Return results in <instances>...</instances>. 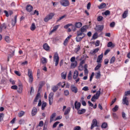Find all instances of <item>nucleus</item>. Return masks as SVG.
Here are the masks:
<instances>
[{"label":"nucleus","instance_id":"603ef678","mask_svg":"<svg viewBox=\"0 0 130 130\" xmlns=\"http://www.w3.org/2000/svg\"><path fill=\"white\" fill-rule=\"evenodd\" d=\"M122 117L123 119H126V115H125V113L124 112H122Z\"/></svg>","mask_w":130,"mask_h":130},{"label":"nucleus","instance_id":"c756f323","mask_svg":"<svg viewBox=\"0 0 130 130\" xmlns=\"http://www.w3.org/2000/svg\"><path fill=\"white\" fill-rule=\"evenodd\" d=\"M46 106H47V103H46V102H43L42 104V110H44Z\"/></svg>","mask_w":130,"mask_h":130},{"label":"nucleus","instance_id":"3c124183","mask_svg":"<svg viewBox=\"0 0 130 130\" xmlns=\"http://www.w3.org/2000/svg\"><path fill=\"white\" fill-rule=\"evenodd\" d=\"M64 94L65 96H69V95H70V91H69L68 90H65L64 91Z\"/></svg>","mask_w":130,"mask_h":130},{"label":"nucleus","instance_id":"f03ea898","mask_svg":"<svg viewBox=\"0 0 130 130\" xmlns=\"http://www.w3.org/2000/svg\"><path fill=\"white\" fill-rule=\"evenodd\" d=\"M100 94H101V88H100L99 90L96 91V94L92 96L91 101L92 102H95V99H98L99 97H100Z\"/></svg>","mask_w":130,"mask_h":130},{"label":"nucleus","instance_id":"774afa93","mask_svg":"<svg viewBox=\"0 0 130 130\" xmlns=\"http://www.w3.org/2000/svg\"><path fill=\"white\" fill-rule=\"evenodd\" d=\"M97 38V33H95L93 36H92V39H96Z\"/></svg>","mask_w":130,"mask_h":130},{"label":"nucleus","instance_id":"f8f14e48","mask_svg":"<svg viewBox=\"0 0 130 130\" xmlns=\"http://www.w3.org/2000/svg\"><path fill=\"white\" fill-rule=\"evenodd\" d=\"M71 90L73 92V93H75V94H76V93H78V88L75 86V85H71Z\"/></svg>","mask_w":130,"mask_h":130},{"label":"nucleus","instance_id":"e2e57ef3","mask_svg":"<svg viewBox=\"0 0 130 130\" xmlns=\"http://www.w3.org/2000/svg\"><path fill=\"white\" fill-rule=\"evenodd\" d=\"M110 26L111 28H113L115 26V22H112L110 23Z\"/></svg>","mask_w":130,"mask_h":130},{"label":"nucleus","instance_id":"39448f33","mask_svg":"<svg viewBox=\"0 0 130 130\" xmlns=\"http://www.w3.org/2000/svg\"><path fill=\"white\" fill-rule=\"evenodd\" d=\"M53 17H54V13H51L45 17V18H44V21L48 22V21H49V20H51V19H52Z\"/></svg>","mask_w":130,"mask_h":130},{"label":"nucleus","instance_id":"864d4df0","mask_svg":"<svg viewBox=\"0 0 130 130\" xmlns=\"http://www.w3.org/2000/svg\"><path fill=\"white\" fill-rule=\"evenodd\" d=\"M14 54H15L14 51H13L12 53H11L8 55V58H11V57H12V56H14Z\"/></svg>","mask_w":130,"mask_h":130},{"label":"nucleus","instance_id":"69168bd1","mask_svg":"<svg viewBox=\"0 0 130 130\" xmlns=\"http://www.w3.org/2000/svg\"><path fill=\"white\" fill-rule=\"evenodd\" d=\"M74 130H81V127L80 126H76L74 127Z\"/></svg>","mask_w":130,"mask_h":130},{"label":"nucleus","instance_id":"6ab92c4d","mask_svg":"<svg viewBox=\"0 0 130 130\" xmlns=\"http://www.w3.org/2000/svg\"><path fill=\"white\" fill-rule=\"evenodd\" d=\"M43 48L46 50V51H48L50 49V47L48 45L47 43H45L43 45Z\"/></svg>","mask_w":130,"mask_h":130},{"label":"nucleus","instance_id":"72a5a7b5","mask_svg":"<svg viewBox=\"0 0 130 130\" xmlns=\"http://www.w3.org/2000/svg\"><path fill=\"white\" fill-rule=\"evenodd\" d=\"M127 14H128V11L127 10L125 11L122 15V18L125 19L127 17Z\"/></svg>","mask_w":130,"mask_h":130},{"label":"nucleus","instance_id":"cd10ccee","mask_svg":"<svg viewBox=\"0 0 130 130\" xmlns=\"http://www.w3.org/2000/svg\"><path fill=\"white\" fill-rule=\"evenodd\" d=\"M55 116H56V113H53L50 117V122H52V121L53 120V118H54V117H55Z\"/></svg>","mask_w":130,"mask_h":130},{"label":"nucleus","instance_id":"4c0bfd02","mask_svg":"<svg viewBox=\"0 0 130 130\" xmlns=\"http://www.w3.org/2000/svg\"><path fill=\"white\" fill-rule=\"evenodd\" d=\"M39 97H40V93L38 92L34 100V102H37L38 99H39Z\"/></svg>","mask_w":130,"mask_h":130},{"label":"nucleus","instance_id":"49530a36","mask_svg":"<svg viewBox=\"0 0 130 130\" xmlns=\"http://www.w3.org/2000/svg\"><path fill=\"white\" fill-rule=\"evenodd\" d=\"M113 112H116V111H117L118 110V106L116 105L114 108L112 109Z\"/></svg>","mask_w":130,"mask_h":130},{"label":"nucleus","instance_id":"09e8293b","mask_svg":"<svg viewBox=\"0 0 130 130\" xmlns=\"http://www.w3.org/2000/svg\"><path fill=\"white\" fill-rule=\"evenodd\" d=\"M101 68V64L100 63H99L96 67L95 68H94V70L95 71H98V70Z\"/></svg>","mask_w":130,"mask_h":130},{"label":"nucleus","instance_id":"79ce46f5","mask_svg":"<svg viewBox=\"0 0 130 130\" xmlns=\"http://www.w3.org/2000/svg\"><path fill=\"white\" fill-rule=\"evenodd\" d=\"M35 29H36V26L35 25V24L32 23L30 26V30H31V31H34Z\"/></svg>","mask_w":130,"mask_h":130},{"label":"nucleus","instance_id":"20e7f679","mask_svg":"<svg viewBox=\"0 0 130 130\" xmlns=\"http://www.w3.org/2000/svg\"><path fill=\"white\" fill-rule=\"evenodd\" d=\"M28 76L29 77V83L32 84L33 83V73L32 70L30 69L28 70Z\"/></svg>","mask_w":130,"mask_h":130},{"label":"nucleus","instance_id":"412c9836","mask_svg":"<svg viewBox=\"0 0 130 130\" xmlns=\"http://www.w3.org/2000/svg\"><path fill=\"white\" fill-rule=\"evenodd\" d=\"M7 28V25L5 23H3L0 26V32H3L5 29Z\"/></svg>","mask_w":130,"mask_h":130},{"label":"nucleus","instance_id":"a19ab883","mask_svg":"<svg viewBox=\"0 0 130 130\" xmlns=\"http://www.w3.org/2000/svg\"><path fill=\"white\" fill-rule=\"evenodd\" d=\"M57 90H58V87L56 85L54 86L52 88V90L53 91V92H56V91H57Z\"/></svg>","mask_w":130,"mask_h":130},{"label":"nucleus","instance_id":"4468645a","mask_svg":"<svg viewBox=\"0 0 130 130\" xmlns=\"http://www.w3.org/2000/svg\"><path fill=\"white\" fill-rule=\"evenodd\" d=\"M102 58H103V53H102L98 56L96 62H98V63H101V62H102Z\"/></svg>","mask_w":130,"mask_h":130},{"label":"nucleus","instance_id":"338daca9","mask_svg":"<svg viewBox=\"0 0 130 130\" xmlns=\"http://www.w3.org/2000/svg\"><path fill=\"white\" fill-rule=\"evenodd\" d=\"M125 96H128V95H130V90L125 91L124 93Z\"/></svg>","mask_w":130,"mask_h":130},{"label":"nucleus","instance_id":"6e6d98bb","mask_svg":"<svg viewBox=\"0 0 130 130\" xmlns=\"http://www.w3.org/2000/svg\"><path fill=\"white\" fill-rule=\"evenodd\" d=\"M41 84H40V87H39V91H40L41 89L42 88V86H43V84H44V82H41Z\"/></svg>","mask_w":130,"mask_h":130},{"label":"nucleus","instance_id":"a211bd4d","mask_svg":"<svg viewBox=\"0 0 130 130\" xmlns=\"http://www.w3.org/2000/svg\"><path fill=\"white\" fill-rule=\"evenodd\" d=\"M37 114V108L34 107L32 108V110L31 111V115L32 116H35V115H36Z\"/></svg>","mask_w":130,"mask_h":130},{"label":"nucleus","instance_id":"37998d69","mask_svg":"<svg viewBox=\"0 0 130 130\" xmlns=\"http://www.w3.org/2000/svg\"><path fill=\"white\" fill-rule=\"evenodd\" d=\"M4 117H5V114L4 113H0V121L2 122L4 120Z\"/></svg>","mask_w":130,"mask_h":130},{"label":"nucleus","instance_id":"bf43d9fd","mask_svg":"<svg viewBox=\"0 0 130 130\" xmlns=\"http://www.w3.org/2000/svg\"><path fill=\"white\" fill-rule=\"evenodd\" d=\"M104 14L105 16H108L110 15V11H109V10H107L104 12Z\"/></svg>","mask_w":130,"mask_h":130},{"label":"nucleus","instance_id":"5701e85b","mask_svg":"<svg viewBox=\"0 0 130 130\" xmlns=\"http://www.w3.org/2000/svg\"><path fill=\"white\" fill-rule=\"evenodd\" d=\"M78 112L77 113L78 114H84V113H85V112H86V109H82L81 110H77Z\"/></svg>","mask_w":130,"mask_h":130},{"label":"nucleus","instance_id":"a18cd8bd","mask_svg":"<svg viewBox=\"0 0 130 130\" xmlns=\"http://www.w3.org/2000/svg\"><path fill=\"white\" fill-rule=\"evenodd\" d=\"M112 116L114 119H118V116H117V114L115 113H112Z\"/></svg>","mask_w":130,"mask_h":130},{"label":"nucleus","instance_id":"dca6fc26","mask_svg":"<svg viewBox=\"0 0 130 130\" xmlns=\"http://www.w3.org/2000/svg\"><path fill=\"white\" fill-rule=\"evenodd\" d=\"M17 92L19 94L23 93V85H22V84L19 85L18 88L17 87Z\"/></svg>","mask_w":130,"mask_h":130},{"label":"nucleus","instance_id":"c9c22d12","mask_svg":"<svg viewBox=\"0 0 130 130\" xmlns=\"http://www.w3.org/2000/svg\"><path fill=\"white\" fill-rule=\"evenodd\" d=\"M82 24L81 22H76L75 23V27L76 28H81V27H82Z\"/></svg>","mask_w":130,"mask_h":130},{"label":"nucleus","instance_id":"f3484780","mask_svg":"<svg viewBox=\"0 0 130 130\" xmlns=\"http://www.w3.org/2000/svg\"><path fill=\"white\" fill-rule=\"evenodd\" d=\"M71 37H72V35H70L69 36L64 40V42H63V45H64V46H67V45H68V43H69V40H70V39L71 38Z\"/></svg>","mask_w":130,"mask_h":130},{"label":"nucleus","instance_id":"58836bf2","mask_svg":"<svg viewBox=\"0 0 130 130\" xmlns=\"http://www.w3.org/2000/svg\"><path fill=\"white\" fill-rule=\"evenodd\" d=\"M80 49H81V47L80 46V45H77V47L75 48L74 51L75 52H76V53H77L78 51H80Z\"/></svg>","mask_w":130,"mask_h":130},{"label":"nucleus","instance_id":"8fccbe9b","mask_svg":"<svg viewBox=\"0 0 130 130\" xmlns=\"http://www.w3.org/2000/svg\"><path fill=\"white\" fill-rule=\"evenodd\" d=\"M59 123V121H56V122H55L53 125V128H55V127L56 126H57V125H58V124Z\"/></svg>","mask_w":130,"mask_h":130},{"label":"nucleus","instance_id":"5fc2aeb1","mask_svg":"<svg viewBox=\"0 0 130 130\" xmlns=\"http://www.w3.org/2000/svg\"><path fill=\"white\" fill-rule=\"evenodd\" d=\"M102 20H103V17L101 16H99L98 17V22H101V21H102Z\"/></svg>","mask_w":130,"mask_h":130},{"label":"nucleus","instance_id":"f257e3e1","mask_svg":"<svg viewBox=\"0 0 130 130\" xmlns=\"http://www.w3.org/2000/svg\"><path fill=\"white\" fill-rule=\"evenodd\" d=\"M87 29H88V26L84 25L82 26L79 30L77 31V32L81 34L83 37H85V36H86V34L84 32H87Z\"/></svg>","mask_w":130,"mask_h":130},{"label":"nucleus","instance_id":"680f3d73","mask_svg":"<svg viewBox=\"0 0 130 130\" xmlns=\"http://www.w3.org/2000/svg\"><path fill=\"white\" fill-rule=\"evenodd\" d=\"M83 91H89V87L88 86H85L82 88Z\"/></svg>","mask_w":130,"mask_h":130},{"label":"nucleus","instance_id":"0e129e2a","mask_svg":"<svg viewBox=\"0 0 130 130\" xmlns=\"http://www.w3.org/2000/svg\"><path fill=\"white\" fill-rule=\"evenodd\" d=\"M61 78L62 79H66L67 78V74L62 73L61 74Z\"/></svg>","mask_w":130,"mask_h":130},{"label":"nucleus","instance_id":"4d7b16f0","mask_svg":"<svg viewBox=\"0 0 130 130\" xmlns=\"http://www.w3.org/2000/svg\"><path fill=\"white\" fill-rule=\"evenodd\" d=\"M71 26H73V24H68L64 26V28L65 29H68L69 27H71Z\"/></svg>","mask_w":130,"mask_h":130},{"label":"nucleus","instance_id":"a878e982","mask_svg":"<svg viewBox=\"0 0 130 130\" xmlns=\"http://www.w3.org/2000/svg\"><path fill=\"white\" fill-rule=\"evenodd\" d=\"M77 64H78V62L77 61L72 62L71 64V67L72 69H75V68H76V67H77Z\"/></svg>","mask_w":130,"mask_h":130},{"label":"nucleus","instance_id":"4be33fe9","mask_svg":"<svg viewBox=\"0 0 130 130\" xmlns=\"http://www.w3.org/2000/svg\"><path fill=\"white\" fill-rule=\"evenodd\" d=\"M27 12H31L33 10V7L30 5H28L26 7Z\"/></svg>","mask_w":130,"mask_h":130},{"label":"nucleus","instance_id":"de8ad7c7","mask_svg":"<svg viewBox=\"0 0 130 130\" xmlns=\"http://www.w3.org/2000/svg\"><path fill=\"white\" fill-rule=\"evenodd\" d=\"M66 17H67V15H64L62 16H61L60 17H59L58 19H57V22H59V21L62 20V19H64Z\"/></svg>","mask_w":130,"mask_h":130},{"label":"nucleus","instance_id":"bb28decb","mask_svg":"<svg viewBox=\"0 0 130 130\" xmlns=\"http://www.w3.org/2000/svg\"><path fill=\"white\" fill-rule=\"evenodd\" d=\"M106 7V4L105 3H102L100 6H99L98 8L100 9V10H102V9H105Z\"/></svg>","mask_w":130,"mask_h":130},{"label":"nucleus","instance_id":"c03bdc74","mask_svg":"<svg viewBox=\"0 0 130 130\" xmlns=\"http://www.w3.org/2000/svg\"><path fill=\"white\" fill-rule=\"evenodd\" d=\"M115 61V56H113L110 61V63H114V62Z\"/></svg>","mask_w":130,"mask_h":130},{"label":"nucleus","instance_id":"aec40b11","mask_svg":"<svg viewBox=\"0 0 130 130\" xmlns=\"http://www.w3.org/2000/svg\"><path fill=\"white\" fill-rule=\"evenodd\" d=\"M99 51V48H96L92 50H91L90 52V54H92V55H94V54H95V53H97Z\"/></svg>","mask_w":130,"mask_h":130},{"label":"nucleus","instance_id":"052dcab7","mask_svg":"<svg viewBox=\"0 0 130 130\" xmlns=\"http://www.w3.org/2000/svg\"><path fill=\"white\" fill-rule=\"evenodd\" d=\"M11 89L13 90H17L18 89V86L17 85H13L11 86Z\"/></svg>","mask_w":130,"mask_h":130},{"label":"nucleus","instance_id":"ea45409f","mask_svg":"<svg viewBox=\"0 0 130 130\" xmlns=\"http://www.w3.org/2000/svg\"><path fill=\"white\" fill-rule=\"evenodd\" d=\"M101 77V72L99 71L96 74V79H99Z\"/></svg>","mask_w":130,"mask_h":130},{"label":"nucleus","instance_id":"f704fd0d","mask_svg":"<svg viewBox=\"0 0 130 130\" xmlns=\"http://www.w3.org/2000/svg\"><path fill=\"white\" fill-rule=\"evenodd\" d=\"M107 126H108V125L107 122L103 123L101 125L102 128H106Z\"/></svg>","mask_w":130,"mask_h":130},{"label":"nucleus","instance_id":"13d9d810","mask_svg":"<svg viewBox=\"0 0 130 130\" xmlns=\"http://www.w3.org/2000/svg\"><path fill=\"white\" fill-rule=\"evenodd\" d=\"M113 45V43H112V42H109L107 44L108 47H111Z\"/></svg>","mask_w":130,"mask_h":130},{"label":"nucleus","instance_id":"6e6552de","mask_svg":"<svg viewBox=\"0 0 130 130\" xmlns=\"http://www.w3.org/2000/svg\"><path fill=\"white\" fill-rule=\"evenodd\" d=\"M84 37H84L82 34L77 32V36L76 38L77 42H80V41H82V39H83Z\"/></svg>","mask_w":130,"mask_h":130},{"label":"nucleus","instance_id":"2f4dec72","mask_svg":"<svg viewBox=\"0 0 130 130\" xmlns=\"http://www.w3.org/2000/svg\"><path fill=\"white\" fill-rule=\"evenodd\" d=\"M24 115H25V112H24L23 111H21L18 114V116L19 117H22V116H24Z\"/></svg>","mask_w":130,"mask_h":130},{"label":"nucleus","instance_id":"423d86ee","mask_svg":"<svg viewBox=\"0 0 130 130\" xmlns=\"http://www.w3.org/2000/svg\"><path fill=\"white\" fill-rule=\"evenodd\" d=\"M53 17H54V13H51L45 17V18H44V21L48 22V21H49V20H51V19H52Z\"/></svg>","mask_w":130,"mask_h":130},{"label":"nucleus","instance_id":"c85d7f7f","mask_svg":"<svg viewBox=\"0 0 130 130\" xmlns=\"http://www.w3.org/2000/svg\"><path fill=\"white\" fill-rule=\"evenodd\" d=\"M70 112H71V108L70 107H68L66 110V111H65L64 113V115H68V114H69L70 113Z\"/></svg>","mask_w":130,"mask_h":130},{"label":"nucleus","instance_id":"9b49d317","mask_svg":"<svg viewBox=\"0 0 130 130\" xmlns=\"http://www.w3.org/2000/svg\"><path fill=\"white\" fill-rule=\"evenodd\" d=\"M95 126H97V120L96 119H94L92 120L90 129H93Z\"/></svg>","mask_w":130,"mask_h":130},{"label":"nucleus","instance_id":"2eb2a0df","mask_svg":"<svg viewBox=\"0 0 130 130\" xmlns=\"http://www.w3.org/2000/svg\"><path fill=\"white\" fill-rule=\"evenodd\" d=\"M78 77H79V71L75 70L74 72V74H73L74 80H77V79H78Z\"/></svg>","mask_w":130,"mask_h":130},{"label":"nucleus","instance_id":"393cba45","mask_svg":"<svg viewBox=\"0 0 130 130\" xmlns=\"http://www.w3.org/2000/svg\"><path fill=\"white\" fill-rule=\"evenodd\" d=\"M104 28V26L103 25H98L96 27V30L97 31H102L103 30Z\"/></svg>","mask_w":130,"mask_h":130},{"label":"nucleus","instance_id":"1a4fd4ad","mask_svg":"<svg viewBox=\"0 0 130 130\" xmlns=\"http://www.w3.org/2000/svg\"><path fill=\"white\" fill-rule=\"evenodd\" d=\"M53 93L51 92L49 95V105H52V103H53Z\"/></svg>","mask_w":130,"mask_h":130},{"label":"nucleus","instance_id":"473e14b6","mask_svg":"<svg viewBox=\"0 0 130 130\" xmlns=\"http://www.w3.org/2000/svg\"><path fill=\"white\" fill-rule=\"evenodd\" d=\"M60 25H57L53 27V30L51 31V33H53L55 31H56L57 29H58V27H59Z\"/></svg>","mask_w":130,"mask_h":130},{"label":"nucleus","instance_id":"7c9ffc66","mask_svg":"<svg viewBox=\"0 0 130 130\" xmlns=\"http://www.w3.org/2000/svg\"><path fill=\"white\" fill-rule=\"evenodd\" d=\"M41 61L43 64H45V63H47V59L45 57H42L41 58Z\"/></svg>","mask_w":130,"mask_h":130},{"label":"nucleus","instance_id":"ddd939ff","mask_svg":"<svg viewBox=\"0 0 130 130\" xmlns=\"http://www.w3.org/2000/svg\"><path fill=\"white\" fill-rule=\"evenodd\" d=\"M74 106L75 109H76L77 110H79V109L81 108V103H78L77 101H76L75 102Z\"/></svg>","mask_w":130,"mask_h":130},{"label":"nucleus","instance_id":"b1692460","mask_svg":"<svg viewBox=\"0 0 130 130\" xmlns=\"http://www.w3.org/2000/svg\"><path fill=\"white\" fill-rule=\"evenodd\" d=\"M17 15H15L14 17V20H12V25L14 27L15 26V25H16V24L17 23Z\"/></svg>","mask_w":130,"mask_h":130},{"label":"nucleus","instance_id":"0eeeda50","mask_svg":"<svg viewBox=\"0 0 130 130\" xmlns=\"http://www.w3.org/2000/svg\"><path fill=\"white\" fill-rule=\"evenodd\" d=\"M60 4L63 7H69L70 6V2L68 0H61Z\"/></svg>","mask_w":130,"mask_h":130},{"label":"nucleus","instance_id":"e433bc0d","mask_svg":"<svg viewBox=\"0 0 130 130\" xmlns=\"http://www.w3.org/2000/svg\"><path fill=\"white\" fill-rule=\"evenodd\" d=\"M5 40L8 43H10L11 42V39L10 38V37L9 36H6L5 37Z\"/></svg>","mask_w":130,"mask_h":130},{"label":"nucleus","instance_id":"7ed1b4c3","mask_svg":"<svg viewBox=\"0 0 130 130\" xmlns=\"http://www.w3.org/2000/svg\"><path fill=\"white\" fill-rule=\"evenodd\" d=\"M53 61L55 62V66L57 67V65L58 64V62L59 61V56H58V53H57V52H55L54 54Z\"/></svg>","mask_w":130,"mask_h":130},{"label":"nucleus","instance_id":"9d476101","mask_svg":"<svg viewBox=\"0 0 130 130\" xmlns=\"http://www.w3.org/2000/svg\"><path fill=\"white\" fill-rule=\"evenodd\" d=\"M122 104L124 105H126L128 106L129 104V102H128V100H127V97L123 96L122 99Z\"/></svg>","mask_w":130,"mask_h":130}]
</instances>
